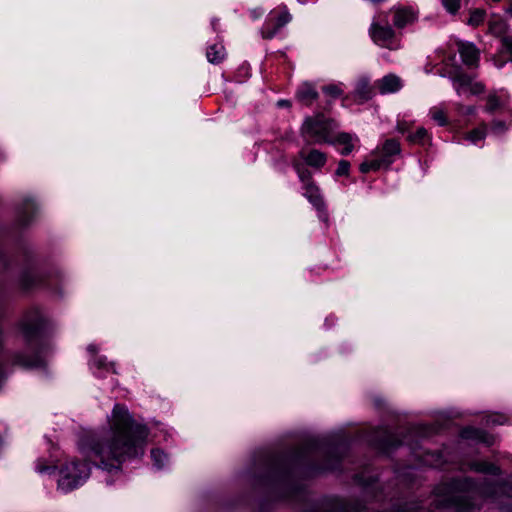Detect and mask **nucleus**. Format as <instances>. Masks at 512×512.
Wrapping results in <instances>:
<instances>
[{"label":"nucleus","instance_id":"nucleus-1","mask_svg":"<svg viewBox=\"0 0 512 512\" xmlns=\"http://www.w3.org/2000/svg\"><path fill=\"white\" fill-rule=\"evenodd\" d=\"M147 436L148 429L137 423L125 406L116 404L109 419V432L102 439L83 437L81 447L99 459L100 468L118 471L127 459L143 455Z\"/></svg>","mask_w":512,"mask_h":512},{"label":"nucleus","instance_id":"nucleus-2","mask_svg":"<svg viewBox=\"0 0 512 512\" xmlns=\"http://www.w3.org/2000/svg\"><path fill=\"white\" fill-rule=\"evenodd\" d=\"M476 488V483L470 478L443 482L435 488L431 506L455 512H474L477 505L472 494Z\"/></svg>","mask_w":512,"mask_h":512},{"label":"nucleus","instance_id":"nucleus-3","mask_svg":"<svg viewBox=\"0 0 512 512\" xmlns=\"http://www.w3.org/2000/svg\"><path fill=\"white\" fill-rule=\"evenodd\" d=\"M334 121L325 118L322 114L308 117L301 128L304 137L313 139L315 143H331V133L334 130Z\"/></svg>","mask_w":512,"mask_h":512},{"label":"nucleus","instance_id":"nucleus-4","mask_svg":"<svg viewBox=\"0 0 512 512\" xmlns=\"http://www.w3.org/2000/svg\"><path fill=\"white\" fill-rule=\"evenodd\" d=\"M90 467L86 462L72 460L61 469V478L58 483L63 489L74 488L81 480L89 476Z\"/></svg>","mask_w":512,"mask_h":512},{"label":"nucleus","instance_id":"nucleus-5","mask_svg":"<svg viewBox=\"0 0 512 512\" xmlns=\"http://www.w3.org/2000/svg\"><path fill=\"white\" fill-rule=\"evenodd\" d=\"M480 492L484 497L492 499L500 509L512 511L511 505H505L504 499H512V483L497 482L490 483L486 482L480 488Z\"/></svg>","mask_w":512,"mask_h":512},{"label":"nucleus","instance_id":"nucleus-6","mask_svg":"<svg viewBox=\"0 0 512 512\" xmlns=\"http://www.w3.org/2000/svg\"><path fill=\"white\" fill-rule=\"evenodd\" d=\"M44 318L38 308H31L24 314L21 321V332L27 342L39 338L44 326Z\"/></svg>","mask_w":512,"mask_h":512},{"label":"nucleus","instance_id":"nucleus-7","mask_svg":"<svg viewBox=\"0 0 512 512\" xmlns=\"http://www.w3.org/2000/svg\"><path fill=\"white\" fill-rule=\"evenodd\" d=\"M369 33L375 43L392 48L390 42L394 38L395 33L389 25L382 26L379 23H372Z\"/></svg>","mask_w":512,"mask_h":512},{"label":"nucleus","instance_id":"nucleus-8","mask_svg":"<svg viewBox=\"0 0 512 512\" xmlns=\"http://www.w3.org/2000/svg\"><path fill=\"white\" fill-rule=\"evenodd\" d=\"M457 47L463 63L468 67L477 68L479 65V50L472 43L463 41H458Z\"/></svg>","mask_w":512,"mask_h":512},{"label":"nucleus","instance_id":"nucleus-9","mask_svg":"<svg viewBox=\"0 0 512 512\" xmlns=\"http://www.w3.org/2000/svg\"><path fill=\"white\" fill-rule=\"evenodd\" d=\"M291 20V15L287 10H283L280 12L275 18L271 19L266 27L262 31V36L264 39H271L274 35L289 21Z\"/></svg>","mask_w":512,"mask_h":512},{"label":"nucleus","instance_id":"nucleus-10","mask_svg":"<svg viewBox=\"0 0 512 512\" xmlns=\"http://www.w3.org/2000/svg\"><path fill=\"white\" fill-rule=\"evenodd\" d=\"M299 156L308 166L315 169H321L327 161V156L325 153L317 149H309L306 147H303L299 151Z\"/></svg>","mask_w":512,"mask_h":512},{"label":"nucleus","instance_id":"nucleus-11","mask_svg":"<svg viewBox=\"0 0 512 512\" xmlns=\"http://www.w3.org/2000/svg\"><path fill=\"white\" fill-rule=\"evenodd\" d=\"M401 87V79L394 74H388L377 81V88L381 94L395 93L400 90Z\"/></svg>","mask_w":512,"mask_h":512},{"label":"nucleus","instance_id":"nucleus-12","mask_svg":"<svg viewBox=\"0 0 512 512\" xmlns=\"http://www.w3.org/2000/svg\"><path fill=\"white\" fill-rule=\"evenodd\" d=\"M461 437L464 439H473L487 444L488 446L494 443V438L487 434L484 430L467 427L461 431Z\"/></svg>","mask_w":512,"mask_h":512},{"label":"nucleus","instance_id":"nucleus-13","mask_svg":"<svg viewBox=\"0 0 512 512\" xmlns=\"http://www.w3.org/2000/svg\"><path fill=\"white\" fill-rule=\"evenodd\" d=\"M468 467L470 470L475 471L477 473L483 474H491V475H500L501 470L498 466L487 462V461H471L468 463Z\"/></svg>","mask_w":512,"mask_h":512},{"label":"nucleus","instance_id":"nucleus-14","mask_svg":"<svg viewBox=\"0 0 512 512\" xmlns=\"http://www.w3.org/2000/svg\"><path fill=\"white\" fill-rule=\"evenodd\" d=\"M35 211V205L30 200L23 201L17 211V218L19 223L23 226L28 225Z\"/></svg>","mask_w":512,"mask_h":512},{"label":"nucleus","instance_id":"nucleus-15","mask_svg":"<svg viewBox=\"0 0 512 512\" xmlns=\"http://www.w3.org/2000/svg\"><path fill=\"white\" fill-rule=\"evenodd\" d=\"M355 96L358 98L359 103H364L372 98L373 88L367 79L363 78L358 81Z\"/></svg>","mask_w":512,"mask_h":512},{"label":"nucleus","instance_id":"nucleus-16","mask_svg":"<svg viewBox=\"0 0 512 512\" xmlns=\"http://www.w3.org/2000/svg\"><path fill=\"white\" fill-rule=\"evenodd\" d=\"M305 196L307 199L318 209L322 208L324 203L322 197L319 193V188L315 185L314 182H309V184L304 185Z\"/></svg>","mask_w":512,"mask_h":512},{"label":"nucleus","instance_id":"nucleus-17","mask_svg":"<svg viewBox=\"0 0 512 512\" xmlns=\"http://www.w3.org/2000/svg\"><path fill=\"white\" fill-rule=\"evenodd\" d=\"M415 20L414 13L409 9H399L394 15V25L397 28H404Z\"/></svg>","mask_w":512,"mask_h":512},{"label":"nucleus","instance_id":"nucleus-18","mask_svg":"<svg viewBox=\"0 0 512 512\" xmlns=\"http://www.w3.org/2000/svg\"><path fill=\"white\" fill-rule=\"evenodd\" d=\"M15 361L19 365L26 367V368H36V367H41L44 365L43 359L38 355L27 356L25 354H18L15 357Z\"/></svg>","mask_w":512,"mask_h":512},{"label":"nucleus","instance_id":"nucleus-19","mask_svg":"<svg viewBox=\"0 0 512 512\" xmlns=\"http://www.w3.org/2000/svg\"><path fill=\"white\" fill-rule=\"evenodd\" d=\"M297 97L305 105H311L317 99L318 93L311 85H304L297 93Z\"/></svg>","mask_w":512,"mask_h":512},{"label":"nucleus","instance_id":"nucleus-20","mask_svg":"<svg viewBox=\"0 0 512 512\" xmlns=\"http://www.w3.org/2000/svg\"><path fill=\"white\" fill-rule=\"evenodd\" d=\"M391 164V160L385 159V158H379L372 160L370 162H363L360 165V171L362 173H368L371 170H378L381 167L388 168V166Z\"/></svg>","mask_w":512,"mask_h":512},{"label":"nucleus","instance_id":"nucleus-21","mask_svg":"<svg viewBox=\"0 0 512 512\" xmlns=\"http://www.w3.org/2000/svg\"><path fill=\"white\" fill-rule=\"evenodd\" d=\"M38 282H39V277L34 272H32L30 270L23 271L20 276V280H19L20 286L24 290H28V289L34 287Z\"/></svg>","mask_w":512,"mask_h":512},{"label":"nucleus","instance_id":"nucleus-22","mask_svg":"<svg viewBox=\"0 0 512 512\" xmlns=\"http://www.w3.org/2000/svg\"><path fill=\"white\" fill-rule=\"evenodd\" d=\"M400 150V144L397 140L388 139L383 145L381 158L388 159L389 156L399 154Z\"/></svg>","mask_w":512,"mask_h":512},{"label":"nucleus","instance_id":"nucleus-23","mask_svg":"<svg viewBox=\"0 0 512 512\" xmlns=\"http://www.w3.org/2000/svg\"><path fill=\"white\" fill-rule=\"evenodd\" d=\"M451 79L458 83L460 87H469L471 81L473 80V76L464 73L460 68L455 69L453 73L450 74Z\"/></svg>","mask_w":512,"mask_h":512},{"label":"nucleus","instance_id":"nucleus-24","mask_svg":"<svg viewBox=\"0 0 512 512\" xmlns=\"http://www.w3.org/2000/svg\"><path fill=\"white\" fill-rule=\"evenodd\" d=\"M207 58L211 63H218L224 58L223 46L212 45L207 51Z\"/></svg>","mask_w":512,"mask_h":512},{"label":"nucleus","instance_id":"nucleus-25","mask_svg":"<svg viewBox=\"0 0 512 512\" xmlns=\"http://www.w3.org/2000/svg\"><path fill=\"white\" fill-rule=\"evenodd\" d=\"M486 136V125H483L480 128L473 129L465 135V139L469 140L473 143L484 139Z\"/></svg>","mask_w":512,"mask_h":512},{"label":"nucleus","instance_id":"nucleus-26","mask_svg":"<svg viewBox=\"0 0 512 512\" xmlns=\"http://www.w3.org/2000/svg\"><path fill=\"white\" fill-rule=\"evenodd\" d=\"M486 12L483 9H474L470 12V17L468 20V24L472 26H478L480 25L484 18H485Z\"/></svg>","mask_w":512,"mask_h":512},{"label":"nucleus","instance_id":"nucleus-27","mask_svg":"<svg viewBox=\"0 0 512 512\" xmlns=\"http://www.w3.org/2000/svg\"><path fill=\"white\" fill-rule=\"evenodd\" d=\"M499 107H500L499 98L494 94L489 95L487 98L486 110L488 112H494Z\"/></svg>","mask_w":512,"mask_h":512},{"label":"nucleus","instance_id":"nucleus-28","mask_svg":"<svg viewBox=\"0 0 512 512\" xmlns=\"http://www.w3.org/2000/svg\"><path fill=\"white\" fill-rule=\"evenodd\" d=\"M427 136V130L423 127L418 128L415 134L409 135L408 140L414 143H421Z\"/></svg>","mask_w":512,"mask_h":512},{"label":"nucleus","instance_id":"nucleus-29","mask_svg":"<svg viewBox=\"0 0 512 512\" xmlns=\"http://www.w3.org/2000/svg\"><path fill=\"white\" fill-rule=\"evenodd\" d=\"M401 443L402 442L400 440H398L396 436H394L392 434H387L383 441V447L384 448H394V447L401 445Z\"/></svg>","mask_w":512,"mask_h":512},{"label":"nucleus","instance_id":"nucleus-30","mask_svg":"<svg viewBox=\"0 0 512 512\" xmlns=\"http://www.w3.org/2000/svg\"><path fill=\"white\" fill-rule=\"evenodd\" d=\"M151 457L157 467H162L163 461L166 458L165 454L159 449H153L151 451Z\"/></svg>","mask_w":512,"mask_h":512},{"label":"nucleus","instance_id":"nucleus-31","mask_svg":"<svg viewBox=\"0 0 512 512\" xmlns=\"http://www.w3.org/2000/svg\"><path fill=\"white\" fill-rule=\"evenodd\" d=\"M460 1L461 0H443V4L447 11H449L452 14H455L460 8Z\"/></svg>","mask_w":512,"mask_h":512},{"label":"nucleus","instance_id":"nucleus-32","mask_svg":"<svg viewBox=\"0 0 512 512\" xmlns=\"http://www.w3.org/2000/svg\"><path fill=\"white\" fill-rule=\"evenodd\" d=\"M504 24L499 21H489V31L495 35H499L503 32Z\"/></svg>","mask_w":512,"mask_h":512},{"label":"nucleus","instance_id":"nucleus-33","mask_svg":"<svg viewBox=\"0 0 512 512\" xmlns=\"http://www.w3.org/2000/svg\"><path fill=\"white\" fill-rule=\"evenodd\" d=\"M349 168H350V163L348 161H346V160H341L338 163V167H337L335 173H336L337 176L348 175Z\"/></svg>","mask_w":512,"mask_h":512},{"label":"nucleus","instance_id":"nucleus-34","mask_svg":"<svg viewBox=\"0 0 512 512\" xmlns=\"http://www.w3.org/2000/svg\"><path fill=\"white\" fill-rule=\"evenodd\" d=\"M334 142H337L342 145H347L352 142V135L346 132L339 133ZM331 143H333V140Z\"/></svg>","mask_w":512,"mask_h":512},{"label":"nucleus","instance_id":"nucleus-35","mask_svg":"<svg viewBox=\"0 0 512 512\" xmlns=\"http://www.w3.org/2000/svg\"><path fill=\"white\" fill-rule=\"evenodd\" d=\"M324 92L332 97H339L342 94V90L337 85H328L324 87Z\"/></svg>","mask_w":512,"mask_h":512},{"label":"nucleus","instance_id":"nucleus-36","mask_svg":"<svg viewBox=\"0 0 512 512\" xmlns=\"http://www.w3.org/2000/svg\"><path fill=\"white\" fill-rule=\"evenodd\" d=\"M470 92L474 95L481 94L485 90V86L481 82H473L469 85Z\"/></svg>","mask_w":512,"mask_h":512},{"label":"nucleus","instance_id":"nucleus-37","mask_svg":"<svg viewBox=\"0 0 512 512\" xmlns=\"http://www.w3.org/2000/svg\"><path fill=\"white\" fill-rule=\"evenodd\" d=\"M301 181L306 185L313 182L311 172L307 169L298 170Z\"/></svg>","mask_w":512,"mask_h":512},{"label":"nucleus","instance_id":"nucleus-38","mask_svg":"<svg viewBox=\"0 0 512 512\" xmlns=\"http://www.w3.org/2000/svg\"><path fill=\"white\" fill-rule=\"evenodd\" d=\"M502 45L505 48V50L511 54V61H512V37L511 36H504L502 38Z\"/></svg>","mask_w":512,"mask_h":512},{"label":"nucleus","instance_id":"nucleus-39","mask_svg":"<svg viewBox=\"0 0 512 512\" xmlns=\"http://www.w3.org/2000/svg\"><path fill=\"white\" fill-rule=\"evenodd\" d=\"M433 119L436 120L440 125L446 124V117L442 111H437L433 114Z\"/></svg>","mask_w":512,"mask_h":512},{"label":"nucleus","instance_id":"nucleus-40","mask_svg":"<svg viewBox=\"0 0 512 512\" xmlns=\"http://www.w3.org/2000/svg\"><path fill=\"white\" fill-rule=\"evenodd\" d=\"M492 129L495 132H504L506 130V124L503 121H494L492 123Z\"/></svg>","mask_w":512,"mask_h":512},{"label":"nucleus","instance_id":"nucleus-41","mask_svg":"<svg viewBox=\"0 0 512 512\" xmlns=\"http://www.w3.org/2000/svg\"><path fill=\"white\" fill-rule=\"evenodd\" d=\"M353 148H354V146H353V144L351 142V143L345 145V147L341 151V154L342 155H348V154H350L352 152Z\"/></svg>","mask_w":512,"mask_h":512},{"label":"nucleus","instance_id":"nucleus-42","mask_svg":"<svg viewBox=\"0 0 512 512\" xmlns=\"http://www.w3.org/2000/svg\"><path fill=\"white\" fill-rule=\"evenodd\" d=\"M403 512H420V508L415 505H410L406 507Z\"/></svg>","mask_w":512,"mask_h":512},{"label":"nucleus","instance_id":"nucleus-43","mask_svg":"<svg viewBox=\"0 0 512 512\" xmlns=\"http://www.w3.org/2000/svg\"><path fill=\"white\" fill-rule=\"evenodd\" d=\"M6 267V259L3 255L2 251L0 250V269Z\"/></svg>","mask_w":512,"mask_h":512},{"label":"nucleus","instance_id":"nucleus-44","mask_svg":"<svg viewBox=\"0 0 512 512\" xmlns=\"http://www.w3.org/2000/svg\"><path fill=\"white\" fill-rule=\"evenodd\" d=\"M278 106L280 107H290L291 103L289 100H280L278 101Z\"/></svg>","mask_w":512,"mask_h":512},{"label":"nucleus","instance_id":"nucleus-45","mask_svg":"<svg viewBox=\"0 0 512 512\" xmlns=\"http://www.w3.org/2000/svg\"><path fill=\"white\" fill-rule=\"evenodd\" d=\"M474 112H475V107H473V106L466 107L465 111H464L465 114H473Z\"/></svg>","mask_w":512,"mask_h":512},{"label":"nucleus","instance_id":"nucleus-46","mask_svg":"<svg viewBox=\"0 0 512 512\" xmlns=\"http://www.w3.org/2000/svg\"><path fill=\"white\" fill-rule=\"evenodd\" d=\"M507 13H509L510 15H512V0H511V3L509 5V7L507 8Z\"/></svg>","mask_w":512,"mask_h":512},{"label":"nucleus","instance_id":"nucleus-47","mask_svg":"<svg viewBox=\"0 0 512 512\" xmlns=\"http://www.w3.org/2000/svg\"><path fill=\"white\" fill-rule=\"evenodd\" d=\"M398 130L404 132L405 128L402 126V124H398Z\"/></svg>","mask_w":512,"mask_h":512},{"label":"nucleus","instance_id":"nucleus-48","mask_svg":"<svg viewBox=\"0 0 512 512\" xmlns=\"http://www.w3.org/2000/svg\"><path fill=\"white\" fill-rule=\"evenodd\" d=\"M493 2H500L501 0H492Z\"/></svg>","mask_w":512,"mask_h":512}]
</instances>
